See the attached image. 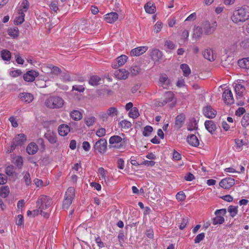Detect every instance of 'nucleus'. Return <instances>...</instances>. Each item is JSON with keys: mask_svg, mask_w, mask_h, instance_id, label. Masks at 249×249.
I'll return each instance as SVG.
<instances>
[{"mask_svg": "<svg viewBox=\"0 0 249 249\" xmlns=\"http://www.w3.org/2000/svg\"><path fill=\"white\" fill-rule=\"evenodd\" d=\"M235 23L244 22L249 18V7L244 6L233 12L231 18Z\"/></svg>", "mask_w": 249, "mask_h": 249, "instance_id": "nucleus-1", "label": "nucleus"}, {"mask_svg": "<svg viewBox=\"0 0 249 249\" xmlns=\"http://www.w3.org/2000/svg\"><path fill=\"white\" fill-rule=\"evenodd\" d=\"M45 105L50 108H59L62 106V100L58 96H51L46 100Z\"/></svg>", "mask_w": 249, "mask_h": 249, "instance_id": "nucleus-2", "label": "nucleus"}, {"mask_svg": "<svg viewBox=\"0 0 249 249\" xmlns=\"http://www.w3.org/2000/svg\"><path fill=\"white\" fill-rule=\"evenodd\" d=\"M75 196V189L73 187H69L65 193V199L63 201V209H68L71 204Z\"/></svg>", "mask_w": 249, "mask_h": 249, "instance_id": "nucleus-3", "label": "nucleus"}, {"mask_svg": "<svg viewBox=\"0 0 249 249\" xmlns=\"http://www.w3.org/2000/svg\"><path fill=\"white\" fill-rule=\"evenodd\" d=\"M52 199L47 196H41L36 202V206L41 211L46 210L52 204Z\"/></svg>", "mask_w": 249, "mask_h": 249, "instance_id": "nucleus-4", "label": "nucleus"}, {"mask_svg": "<svg viewBox=\"0 0 249 249\" xmlns=\"http://www.w3.org/2000/svg\"><path fill=\"white\" fill-rule=\"evenodd\" d=\"M26 140L27 137L24 134L20 133L17 135L12 142L10 152L15 150L17 146L23 145Z\"/></svg>", "mask_w": 249, "mask_h": 249, "instance_id": "nucleus-5", "label": "nucleus"}, {"mask_svg": "<svg viewBox=\"0 0 249 249\" xmlns=\"http://www.w3.org/2000/svg\"><path fill=\"white\" fill-rule=\"evenodd\" d=\"M202 25L204 33L206 35L213 34L217 27V23L215 21L212 23H210L208 21H204Z\"/></svg>", "mask_w": 249, "mask_h": 249, "instance_id": "nucleus-6", "label": "nucleus"}, {"mask_svg": "<svg viewBox=\"0 0 249 249\" xmlns=\"http://www.w3.org/2000/svg\"><path fill=\"white\" fill-rule=\"evenodd\" d=\"M94 148L95 150L101 154L104 153L107 149V142L105 139H101L97 141L95 144Z\"/></svg>", "mask_w": 249, "mask_h": 249, "instance_id": "nucleus-7", "label": "nucleus"}, {"mask_svg": "<svg viewBox=\"0 0 249 249\" xmlns=\"http://www.w3.org/2000/svg\"><path fill=\"white\" fill-rule=\"evenodd\" d=\"M222 98L224 102L227 105H231L234 103L232 92L229 89H227L224 90L222 94Z\"/></svg>", "mask_w": 249, "mask_h": 249, "instance_id": "nucleus-8", "label": "nucleus"}, {"mask_svg": "<svg viewBox=\"0 0 249 249\" xmlns=\"http://www.w3.org/2000/svg\"><path fill=\"white\" fill-rule=\"evenodd\" d=\"M38 75V72L35 70H30L24 74L23 77V79L26 82H33Z\"/></svg>", "mask_w": 249, "mask_h": 249, "instance_id": "nucleus-9", "label": "nucleus"}, {"mask_svg": "<svg viewBox=\"0 0 249 249\" xmlns=\"http://www.w3.org/2000/svg\"><path fill=\"white\" fill-rule=\"evenodd\" d=\"M235 184V180L231 178H227L222 179L219 182V185L226 189L231 187Z\"/></svg>", "mask_w": 249, "mask_h": 249, "instance_id": "nucleus-10", "label": "nucleus"}, {"mask_svg": "<svg viewBox=\"0 0 249 249\" xmlns=\"http://www.w3.org/2000/svg\"><path fill=\"white\" fill-rule=\"evenodd\" d=\"M203 112L204 116L208 118L213 119L216 114V111L210 106H207L203 108Z\"/></svg>", "mask_w": 249, "mask_h": 249, "instance_id": "nucleus-11", "label": "nucleus"}, {"mask_svg": "<svg viewBox=\"0 0 249 249\" xmlns=\"http://www.w3.org/2000/svg\"><path fill=\"white\" fill-rule=\"evenodd\" d=\"M114 74L117 78L124 80L128 77V76L129 74V72L126 71L125 69H120L116 70Z\"/></svg>", "mask_w": 249, "mask_h": 249, "instance_id": "nucleus-12", "label": "nucleus"}, {"mask_svg": "<svg viewBox=\"0 0 249 249\" xmlns=\"http://www.w3.org/2000/svg\"><path fill=\"white\" fill-rule=\"evenodd\" d=\"M245 90V87L243 85L240 84H235L234 90L237 99L243 96Z\"/></svg>", "mask_w": 249, "mask_h": 249, "instance_id": "nucleus-13", "label": "nucleus"}, {"mask_svg": "<svg viewBox=\"0 0 249 249\" xmlns=\"http://www.w3.org/2000/svg\"><path fill=\"white\" fill-rule=\"evenodd\" d=\"M185 120V116L183 114L178 115L175 118V127L177 129L180 128L183 125Z\"/></svg>", "mask_w": 249, "mask_h": 249, "instance_id": "nucleus-14", "label": "nucleus"}, {"mask_svg": "<svg viewBox=\"0 0 249 249\" xmlns=\"http://www.w3.org/2000/svg\"><path fill=\"white\" fill-rule=\"evenodd\" d=\"M148 49L146 46H142L133 49L130 52L131 56H139L145 53Z\"/></svg>", "mask_w": 249, "mask_h": 249, "instance_id": "nucleus-15", "label": "nucleus"}, {"mask_svg": "<svg viewBox=\"0 0 249 249\" xmlns=\"http://www.w3.org/2000/svg\"><path fill=\"white\" fill-rule=\"evenodd\" d=\"M38 148L36 144L34 142H30L26 147V151L29 155L35 154L38 151Z\"/></svg>", "mask_w": 249, "mask_h": 249, "instance_id": "nucleus-16", "label": "nucleus"}, {"mask_svg": "<svg viewBox=\"0 0 249 249\" xmlns=\"http://www.w3.org/2000/svg\"><path fill=\"white\" fill-rule=\"evenodd\" d=\"M205 126L206 129L213 134L216 129V126L214 122L211 120H207L205 122Z\"/></svg>", "mask_w": 249, "mask_h": 249, "instance_id": "nucleus-17", "label": "nucleus"}, {"mask_svg": "<svg viewBox=\"0 0 249 249\" xmlns=\"http://www.w3.org/2000/svg\"><path fill=\"white\" fill-rule=\"evenodd\" d=\"M118 18V15L115 12H111L105 15V20L110 23H112L116 21Z\"/></svg>", "mask_w": 249, "mask_h": 249, "instance_id": "nucleus-18", "label": "nucleus"}, {"mask_svg": "<svg viewBox=\"0 0 249 249\" xmlns=\"http://www.w3.org/2000/svg\"><path fill=\"white\" fill-rule=\"evenodd\" d=\"M21 100L27 103H31L34 99V96L32 94L28 92H23L19 94Z\"/></svg>", "mask_w": 249, "mask_h": 249, "instance_id": "nucleus-19", "label": "nucleus"}, {"mask_svg": "<svg viewBox=\"0 0 249 249\" xmlns=\"http://www.w3.org/2000/svg\"><path fill=\"white\" fill-rule=\"evenodd\" d=\"M187 141L190 145L195 147L198 146L199 144L198 139L194 134L188 136L187 138Z\"/></svg>", "mask_w": 249, "mask_h": 249, "instance_id": "nucleus-20", "label": "nucleus"}, {"mask_svg": "<svg viewBox=\"0 0 249 249\" xmlns=\"http://www.w3.org/2000/svg\"><path fill=\"white\" fill-rule=\"evenodd\" d=\"M127 59V57L125 55H122L116 59L117 62L115 64H113V67L117 68L123 65L126 62Z\"/></svg>", "mask_w": 249, "mask_h": 249, "instance_id": "nucleus-21", "label": "nucleus"}, {"mask_svg": "<svg viewBox=\"0 0 249 249\" xmlns=\"http://www.w3.org/2000/svg\"><path fill=\"white\" fill-rule=\"evenodd\" d=\"M123 139L122 138L118 135H115L111 137L109 139V142L110 144H114V143H119L120 142V144L119 146H118V148H120L121 146H122L123 145V142H122Z\"/></svg>", "mask_w": 249, "mask_h": 249, "instance_id": "nucleus-22", "label": "nucleus"}, {"mask_svg": "<svg viewBox=\"0 0 249 249\" xmlns=\"http://www.w3.org/2000/svg\"><path fill=\"white\" fill-rule=\"evenodd\" d=\"M144 8L146 13L149 14H154L156 11V6L155 4L151 2H147L144 5Z\"/></svg>", "mask_w": 249, "mask_h": 249, "instance_id": "nucleus-23", "label": "nucleus"}, {"mask_svg": "<svg viewBox=\"0 0 249 249\" xmlns=\"http://www.w3.org/2000/svg\"><path fill=\"white\" fill-rule=\"evenodd\" d=\"M152 59L154 61H159L162 56V53L159 49H154L151 53Z\"/></svg>", "mask_w": 249, "mask_h": 249, "instance_id": "nucleus-24", "label": "nucleus"}, {"mask_svg": "<svg viewBox=\"0 0 249 249\" xmlns=\"http://www.w3.org/2000/svg\"><path fill=\"white\" fill-rule=\"evenodd\" d=\"M70 116L73 120L79 121L82 118L83 115L79 110H73L71 112Z\"/></svg>", "mask_w": 249, "mask_h": 249, "instance_id": "nucleus-25", "label": "nucleus"}, {"mask_svg": "<svg viewBox=\"0 0 249 249\" xmlns=\"http://www.w3.org/2000/svg\"><path fill=\"white\" fill-rule=\"evenodd\" d=\"M7 33L8 35L13 38L18 37L19 35V30L17 27L9 28Z\"/></svg>", "mask_w": 249, "mask_h": 249, "instance_id": "nucleus-26", "label": "nucleus"}, {"mask_svg": "<svg viewBox=\"0 0 249 249\" xmlns=\"http://www.w3.org/2000/svg\"><path fill=\"white\" fill-rule=\"evenodd\" d=\"M238 64L241 68L249 69V57L239 60Z\"/></svg>", "mask_w": 249, "mask_h": 249, "instance_id": "nucleus-27", "label": "nucleus"}, {"mask_svg": "<svg viewBox=\"0 0 249 249\" xmlns=\"http://www.w3.org/2000/svg\"><path fill=\"white\" fill-rule=\"evenodd\" d=\"M203 56L205 59L209 61H213L214 58L213 56V52L211 49H207L203 53Z\"/></svg>", "mask_w": 249, "mask_h": 249, "instance_id": "nucleus-28", "label": "nucleus"}, {"mask_svg": "<svg viewBox=\"0 0 249 249\" xmlns=\"http://www.w3.org/2000/svg\"><path fill=\"white\" fill-rule=\"evenodd\" d=\"M29 7V2L27 0H23L21 3L20 6V10L19 12L24 13L26 12Z\"/></svg>", "mask_w": 249, "mask_h": 249, "instance_id": "nucleus-29", "label": "nucleus"}, {"mask_svg": "<svg viewBox=\"0 0 249 249\" xmlns=\"http://www.w3.org/2000/svg\"><path fill=\"white\" fill-rule=\"evenodd\" d=\"M107 112L108 116H110L111 117H113L115 116H117L119 114V111L117 108L114 107H109L107 109Z\"/></svg>", "mask_w": 249, "mask_h": 249, "instance_id": "nucleus-30", "label": "nucleus"}, {"mask_svg": "<svg viewBox=\"0 0 249 249\" xmlns=\"http://www.w3.org/2000/svg\"><path fill=\"white\" fill-rule=\"evenodd\" d=\"M238 206L230 205L228 208V212L232 217H234L238 213Z\"/></svg>", "mask_w": 249, "mask_h": 249, "instance_id": "nucleus-31", "label": "nucleus"}, {"mask_svg": "<svg viewBox=\"0 0 249 249\" xmlns=\"http://www.w3.org/2000/svg\"><path fill=\"white\" fill-rule=\"evenodd\" d=\"M165 96L166 97L165 99L163 100L161 102V105L164 106L168 102H171L173 100L174 95L172 92H167L165 94Z\"/></svg>", "mask_w": 249, "mask_h": 249, "instance_id": "nucleus-32", "label": "nucleus"}, {"mask_svg": "<svg viewBox=\"0 0 249 249\" xmlns=\"http://www.w3.org/2000/svg\"><path fill=\"white\" fill-rule=\"evenodd\" d=\"M45 137L52 143H55L56 142V136L53 132H48L45 133Z\"/></svg>", "mask_w": 249, "mask_h": 249, "instance_id": "nucleus-33", "label": "nucleus"}, {"mask_svg": "<svg viewBox=\"0 0 249 249\" xmlns=\"http://www.w3.org/2000/svg\"><path fill=\"white\" fill-rule=\"evenodd\" d=\"M23 174H24L22 180L25 182L26 185L27 186H29L31 184V179L30 174L28 172H26L25 173L23 172Z\"/></svg>", "mask_w": 249, "mask_h": 249, "instance_id": "nucleus-34", "label": "nucleus"}, {"mask_svg": "<svg viewBox=\"0 0 249 249\" xmlns=\"http://www.w3.org/2000/svg\"><path fill=\"white\" fill-rule=\"evenodd\" d=\"M9 193V188L7 186H2L0 188V196L3 198L6 197Z\"/></svg>", "mask_w": 249, "mask_h": 249, "instance_id": "nucleus-35", "label": "nucleus"}, {"mask_svg": "<svg viewBox=\"0 0 249 249\" xmlns=\"http://www.w3.org/2000/svg\"><path fill=\"white\" fill-rule=\"evenodd\" d=\"M180 69L182 70L183 75L188 76L191 73V69L186 64H182L180 65Z\"/></svg>", "mask_w": 249, "mask_h": 249, "instance_id": "nucleus-36", "label": "nucleus"}, {"mask_svg": "<svg viewBox=\"0 0 249 249\" xmlns=\"http://www.w3.org/2000/svg\"><path fill=\"white\" fill-rule=\"evenodd\" d=\"M101 80V78L96 75L91 76L89 81L90 85L96 86L99 85V82Z\"/></svg>", "mask_w": 249, "mask_h": 249, "instance_id": "nucleus-37", "label": "nucleus"}, {"mask_svg": "<svg viewBox=\"0 0 249 249\" xmlns=\"http://www.w3.org/2000/svg\"><path fill=\"white\" fill-rule=\"evenodd\" d=\"M1 56L3 60L9 61L11 58V53L8 50H3L1 52Z\"/></svg>", "mask_w": 249, "mask_h": 249, "instance_id": "nucleus-38", "label": "nucleus"}, {"mask_svg": "<svg viewBox=\"0 0 249 249\" xmlns=\"http://www.w3.org/2000/svg\"><path fill=\"white\" fill-rule=\"evenodd\" d=\"M202 27L197 26L194 29V37L197 38L201 37L202 35Z\"/></svg>", "mask_w": 249, "mask_h": 249, "instance_id": "nucleus-39", "label": "nucleus"}, {"mask_svg": "<svg viewBox=\"0 0 249 249\" xmlns=\"http://www.w3.org/2000/svg\"><path fill=\"white\" fill-rule=\"evenodd\" d=\"M18 14L19 16L14 20V23L16 25L21 24L24 21L25 14L22 12H19Z\"/></svg>", "mask_w": 249, "mask_h": 249, "instance_id": "nucleus-40", "label": "nucleus"}, {"mask_svg": "<svg viewBox=\"0 0 249 249\" xmlns=\"http://www.w3.org/2000/svg\"><path fill=\"white\" fill-rule=\"evenodd\" d=\"M160 82L161 85V86L165 89L167 88V84L169 82V80L168 79V77L166 75H161L160 78Z\"/></svg>", "mask_w": 249, "mask_h": 249, "instance_id": "nucleus-41", "label": "nucleus"}, {"mask_svg": "<svg viewBox=\"0 0 249 249\" xmlns=\"http://www.w3.org/2000/svg\"><path fill=\"white\" fill-rule=\"evenodd\" d=\"M128 115L130 117L133 119L137 118L139 116L138 109L136 107H134L129 111Z\"/></svg>", "mask_w": 249, "mask_h": 249, "instance_id": "nucleus-42", "label": "nucleus"}, {"mask_svg": "<svg viewBox=\"0 0 249 249\" xmlns=\"http://www.w3.org/2000/svg\"><path fill=\"white\" fill-rule=\"evenodd\" d=\"M187 129L189 131H192L197 129V123L194 118L190 121L188 125Z\"/></svg>", "mask_w": 249, "mask_h": 249, "instance_id": "nucleus-43", "label": "nucleus"}, {"mask_svg": "<svg viewBox=\"0 0 249 249\" xmlns=\"http://www.w3.org/2000/svg\"><path fill=\"white\" fill-rule=\"evenodd\" d=\"M224 221V218L220 215H216V217L213 219V223L214 225L217 224H221L223 223Z\"/></svg>", "mask_w": 249, "mask_h": 249, "instance_id": "nucleus-44", "label": "nucleus"}, {"mask_svg": "<svg viewBox=\"0 0 249 249\" xmlns=\"http://www.w3.org/2000/svg\"><path fill=\"white\" fill-rule=\"evenodd\" d=\"M141 72V69L137 66H134L130 69V72L132 76H135Z\"/></svg>", "mask_w": 249, "mask_h": 249, "instance_id": "nucleus-45", "label": "nucleus"}, {"mask_svg": "<svg viewBox=\"0 0 249 249\" xmlns=\"http://www.w3.org/2000/svg\"><path fill=\"white\" fill-rule=\"evenodd\" d=\"M95 121L96 118L93 116L86 117L85 118V124L89 127L92 125L95 122Z\"/></svg>", "mask_w": 249, "mask_h": 249, "instance_id": "nucleus-46", "label": "nucleus"}, {"mask_svg": "<svg viewBox=\"0 0 249 249\" xmlns=\"http://www.w3.org/2000/svg\"><path fill=\"white\" fill-rule=\"evenodd\" d=\"M241 124L244 127H246L249 124V113L244 115L241 120Z\"/></svg>", "mask_w": 249, "mask_h": 249, "instance_id": "nucleus-47", "label": "nucleus"}, {"mask_svg": "<svg viewBox=\"0 0 249 249\" xmlns=\"http://www.w3.org/2000/svg\"><path fill=\"white\" fill-rule=\"evenodd\" d=\"M14 164L18 168L21 169L23 165V159L21 156H18L15 159Z\"/></svg>", "mask_w": 249, "mask_h": 249, "instance_id": "nucleus-48", "label": "nucleus"}, {"mask_svg": "<svg viewBox=\"0 0 249 249\" xmlns=\"http://www.w3.org/2000/svg\"><path fill=\"white\" fill-rule=\"evenodd\" d=\"M153 131V127L150 125H146L144 127L142 134L145 137L149 136Z\"/></svg>", "mask_w": 249, "mask_h": 249, "instance_id": "nucleus-49", "label": "nucleus"}, {"mask_svg": "<svg viewBox=\"0 0 249 249\" xmlns=\"http://www.w3.org/2000/svg\"><path fill=\"white\" fill-rule=\"evenodd\" d=\"M119 124L122 128L124 129H128L132 126L131 123L126 120L122 121Z\"/></svg>", "mask_w": 249, "mask_h": 249, "instance_id": "nucleus-50", "label": "nucleus"}, {"mask_svg": "<svg viewBox=\"0 0 249 249\" xmlns=\"http://www.w3.org/2000/svg\"><path fill=\"white\" fill-rule=\"evenodd\" d=\"M15 173V167L13 165L8 166L5 169V173L8 176H13Z\"/></svg>", "mask_w": 249, "mask_h": 249, "instance_id": "nucleus-51", "label": "nucleus"}, {"mask_svg": "<svg viewBox=\"0 0 249 249\" xmlns=\"http://www.w3.org/2000/svg\"><path fill=\"white\" fill-rule=\"evenodd\" d=\"M205 237V233L204 232L201 233L197 235L196 237L194 242L196 244L200 243Z\"/></svg>", "mask_w": 249, "mask_h": 249, "instance_id": "nucleus-52", "label": "nucleus"}, {"mask_svg": "<svg viewBox=\"0 0 249 249\" xmlns=\"http://www.w3.org/2000/svg\"><path fill=\"white\" fill-rule=\"evenodd\" d=\"M162 28V23L161 22L158 21L154 27V30L156 33H158L160 32Z\"/></svg>", "mask_w": 249, "mask_h": 249, "instance_id": "nucleus-53", "label": "nucleus"}, {"mask_svg": "<svg viewBox=\"0 0 249 249\" xmlns=\"http://www.w3.org/2000/svg\"><path fill=\"white\" fill-rule=\"evenodd\" d=\"M241 46L245 49L249 48V37L244 38L241 42Z\"/></svg>", "mask_w": 249, "mask_h": 249, "instance_id": "nucleus-54", "label": "nucleus"}, {"mask_svg": "<svg viewBox=\"0 0 249 249\" xmlns=\"http://www.w3.org/2000/svg\"><path fill=\"white\" fill-rule=\"evenodd\" d=\"M22 73L20 70H17L11 71L10 73V75L13 77H17L20 76Z\"/></svg>", "mask_w": 249, "mask_h": 249, "instance_id": "nucleus-55", "label": "nucleus"}, {"mask_svg": "<svg viewBox=\"0 0 249 249\" xmlns=\"http://www.w3.org/2000/svg\"><path fill=\"white\" fill-rule=\"evenodd\" d=\"M185 198L186 196L182 191L179 192L176 195V198L179 201H183Z\"/></svg>", "mask_w": 249, "mask_h": 249, "instance_id": "nucleus-56", "label": "nucleus"}, {"mask_svg": "<svg viewBox=\"0 0 249 249\" xmlns=\"http://www.w3.org/2000/svg\"><path fill=\"white\" fill-rule=\"evenodd\" d=\"M50 9L54 12H56L58 9V5L57 1H53L50 5Z\"/></svg>", "mask_w": 249, "mask_h": 249, "instance_id": "nucleus-57", "label": "nucleus"}, {"mask_svg": "<svg viewBox=\"0 0 249 249\" xmlns=\"http://www.w3.org/2000/svg\"><path fill=\"white\" fill-rule=\"evenodd\" d=\"M165 46L170 50L174 49L175 48V44L170 40H166L165 43Z\"/></svg>", "mask_w": 249, "mask_h": 249, "instance_id": "nucleus-58", "label": "nucleus"}, {"mask_svg": "<svg viewBox=\"0 0 249 249\" xmlns=\"http://www.w3.org/2000/svg\"><path fill=\"white\" fill-rule=\"evenodd\" d=\"M106 133V130L104 128H101L98 130H97L96 132V134L98 137H103L105 135Z\"/></svg>", "mask_w": 249, "mask_h": 249, "instance_id": "nucleus-59", "label": "nucleus"}, {"mask_svg": "<svg viewBox=\"0 0 249 249\" xmlns=\"http://www.w3.org/2000/svg\"><path fill=\"white\" fill-rule=\"evenodd\" d=\"M72 90L82 92L84 91L85 88L83 86L74 85L72 86Z\"/></svg>", "mask_w": 249, "mask_h": 249, "instance_id": "nucleus-60", "label": "nucleus"}, {"mask_svg": "<svg viewBox=\"0 0 249 249\" xmlns=\"http://www.w3.org/2000/svg\"><path fill=\"white\" fill-rule=\"evenodd\" d=\"M236 143L237 145V147H241L243 145H246L248 144V142L246 140H237L236 141Z\"/></svg>", "mask_w": 249, "mask_h": 249, "instance_id": "nucleus-61", "label": "nucleus"}, {"mask_svg": "<svg viewBox=\"0 0 249 249\" xmlns=\"http://www.w3.org/2000/svg\"><path fill=\"white\" fill-rule=\"evenodd\" d=\"M188 221V219L187 217L182 218V222L179 226V229L181 230L184 229L186 227Z\"/></svg>", "mask_w": 249, "mask_h": 249, "instance_id": "nucleus-62", "label": "nucleus"}, {"mask_svg": "<svg viewBox=\"0 0 249 249\" xmlns=\"http://www.w3.org/2000/svg\"><path fill=\"white\" fill-rule=\"evenodd\" d=\"M186 181H191L195 179V176L191 173H188L184 177Z\"/></svg>", "mask_w": 249, "mask_h": 249, "instance_id": "nucleus-63", "label": "nucleus"}, {"mask_svg": "<svg viewBox=\"0 0 249 249\" xmlns=\"http://www.w3.org/2000/svg\"><path fill=\"white\" fill-rule=\"evenodd\" d=\"M12 126L14 127H17L18 126V123H17L16 119L13 117H10L9 119Z\"/></svg>", "mask_w": 249, "mask_h": 249, "instance_id": "nucleus-64", "label": "nucleus"}]
</instances>
